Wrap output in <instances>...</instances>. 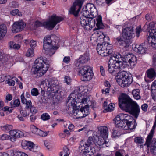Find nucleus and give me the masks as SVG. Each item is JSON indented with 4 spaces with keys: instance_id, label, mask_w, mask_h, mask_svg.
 Wrapping results in <instances>:
<instances>
[{
    "instance_id": "34",
    "label": "nucleus",
    "mask_w": 156,
    "mask_h": 156,
    "mask_svg": "<svg viewBox=\"0 0 156 156\" xmlns=\"http://www.w3.org/2000/svg\"><path fill=\"white\" fill-rule=\"evenodd\" d=\"M132 94L135 99L138 100L140 98V90L139 89H135L133 90L132 91Z\"/></svg>"
},
{
    "instance_id": "14",
    "label": "nucleus",
    "mask_w": 156,
    "mask_h": 156,
    "mask_svg": "<svg viewBox=\"0 0 156 156\" xmlns=\"http://www.w3.org/2000/svg\"><path fill=\"white\" fill-rule=\"evenodd\" d=\"M85 108L81 107L80 109L75 110L74 111L73 114L76 116L77 118H81L84 117L89 113V108L86 107Z\"/></svg>"
},
{
    "instance_id": "9",
    "label": "nucleus",
    "mask_w": 156,
    "mask_h": 156,
    "mask_svg": "<svg viewBox=\"0 0 156 156\" xmlns=\"http://www.w3.org/2000/svg\"><path fill=\"white\" fill-rule=\"evenodd\" d=\"M95 20L97 22L96 26L98 28L101 29L104 28V26L102 22V17L101 15H99L96 18L95 20L92 18H89L88 22L87 23L88 25H87L85 27L86 30H91L95 26L96 23Z\"/></svg>"
},
{
    "instance_id": "15",
    "label": "nucleus",
    "mask_w": 156,
    "mask_h": 156,
    "mask_svg": "<svg viewBox=\"0 0 156 156\" xmlns=\"http://www.w3.org/2000/svg\"><path fill=\"white\" fill-rule=\"evenodd\" d=\"M26 26V23L22 21L15 22L12 25V31L13 33L21 31L24 29Z\"/></svg>"
},
{
    "instance_id": "50",
    "label": "nucleus",
    "mask_w": 156,
    "mask_h": 156,
    "mask_svg": "<svg viewBox=\"0 0 156 156\" xmlns=\"http://www.w3.org/2000/svg\"><path fill=\"white\" fill-rule=\"evenodd\" d=\"M37 130V132L36 134V135L43 137L47 135V133H45L43 131L41 130L40 129H38Z\"/></svg>"
},
{
    "instance_id": "10",
    "label": "nucleus",
    "mask_w": 156,
    "mask_h": 156,
    "mask_svg": "<svg viewBox=\"0 0 156 156\" xmlns=\"http://www.w3.org/2000/svg\"><path fill=\"white\" fill-rule=\"evenodd\" d=\"M85 0H76L70 7L69 11L70 14L75 17L79 16V13Z\"/></svg>"
},
{
    "instance_id": "23",
    "label": "nucleus",
    "mask_w": 156,
    "mask_h": 156,
    "mask_svg": "<svg viewBox=\"0 0 156 156\" xmlns=\"http://www.w3.org/2000/svg\"><path fill=\"white\" fill-rule=\"evenodd\" d=\"M46 68H44L42 70L39 68H37L36 66H34L31 69V73L32 74H37V76L39 77L41 76L46 73L48 69V66Z\"/></svg>"
},
{
    "instance_id": "45",
    "label": "nucleus",
    "mask_w": 156,
    "mask_h": 156,
    "mask_svg": "<svg viewBox=\"0 0 156 156\" xmlns=\"http://www.w3.org/2000/svg\"><path fill=\"white\" fill-rule=\"evenodd\" d=\"M134 142L137 144H141L143 143V139L141 137H136L134 139Z\"/></svg>"
},
{
    "instance_id": "6",
    "label": "nucleus",
    "mask_w": 156,
    "mask_h": 156,
    "mask_svg": "<svg viewBox=\"0 0 156 156\" xmlns=\"http://www.w3.org/2000/svg\"><path fill=\"white\" fill-rule=\"evenodd\" d=\"M117 81L121 87H128L133 81L132 75L129 72H119L117 75Z\"/></svg>"
},
{
    "instance_id": "41",
    "label": "nucleus",
    "mask_w": 156,
    "mask_h": 156,
    "mask_svg": "<svg viewBox=\"0 0 156 156\" xmlns=\"http://www.w3.org/2000/svg\"><path fill=\"white\" fill-rule=\"evenodd\" d=\"M156 127V116L155 117V122L152 128L149 133L147 137H153L154 134V130Z\"/></svg>"
},
{
    "instance_id": "11",
    "label": "nucleus",
    "mask_w": 156,
    "mask_h": 156,
    "mask_svg": "<svg viewBox=\"0 0 156 156\" xmlns=\"http://www.w3.org/2000/svg\"><path fill=\"white\" fill-rule=\"evenodd\" d=\"M153 137H147L145 144L147 145V148L152 154L156 153V139Z\"/></svg>"
},
{
    "instance_id": "56",
    "label": "nucleus",
    "mask_w": 156,
    "mask_h": 156,
    "mask_svg": "<svg viewBox=\"0 0 156 156\" xmlns=\"http://www.w3.org/2000/svg\"><path fill=\"white\" fill-rule=\"evenodd\" d=\"M30 47L32 48H34L36 46V41L33 40H31L30 42Z\"/></svg>"
},
{
    "instance_id": "33",
    "label": "nucleus",
    "mask_w": 156,
    "mask_h": 156,
    "mask_svg": "<svg viewBox=\"0 0 156 156\" xmlns=\"http://www.w3.org/2000/svg\"><path fill=\"white\" fill-rule=\"evenodd\" d=\"M1 130L5 133H10L12 129V126L11 125L6 124L1 127Z\"/></svg>"
},
{
    "instance_id": "31",
    "label": "nucleus",
    "mask_w": 156,
    "mask_h": 156,
    "mask_svg": "<svg viewBox=\"0 0 156 156\" xmlns=\"http://www.w3.org/2000/svg\"><path fill=\"white\" fill-rule=\"evenodd\" d=\"M89 17L82 16L80 18V23L82 26L86 30L85 27L88 25Z\"/></svg>"
},
{
    "instance_id": "7",
    "label": "nucleus",
    "mask_w": 156,
    "mask_h": 156,
    "mask_svg": "<svg viewBox=\"0 0 156 156\" xmlns=\"http://www.w3.org/2000/svg\"><path fill=\"white\" fill-rule=\"evenodd\" d=\"M112 45L104 42L101 44L98 43L97 45V50L98 54L102 56H107L111 55L113 52Z\"/></svg>"
},
{
    "instance_id": "36",
    "label": "nucleus",
    "mask_w": 156,
    "mask_h": 156,
    "mask_svg": "<svg viewBox=\"0 0 156 156\" xmlns=\"http://www.w3.org/2000/svg\"><path fill=\"white\" fill-rule=\"evenodd\" d=\"M129 61L127 62V64H128L129 66L130 65L131 66H133L136 64V62L137 61V59L136 57L134 55L132 56L131 58L128 60Z\"/></svg>"
},
{
    "instance_id": "21",
    "label": "nucleus",
    "mask_w": 156,
    "mask_h": 156,
    "mask_svg": "<svg viewBox=\"0 0 156 156\" xmlns=\"http://www.w3.org/2000/svg\"><path fill=\"white\" fill-rule=\"evenodd\" d=\"M115 54H119L120 55L121 58L122 59V61H121V62L122 63V66L123 68L127 67L128 66H129L128 64H127V62L129 61L128 60H129V59H130L134 55L132 54H130L129 53H126L125 52L123 53V57H122L121 55L119 53Z\"/></svg>"
},
{
    "instance_id": "26",
    "label": "nucleus",
    "mask_w": 156,
    "mask_h": 156,
    "mask_svg": "<svg viewBox=\"0 0 156 156\" xmlns=\"http://www.w3.org/2000/svg\"><path fill=\"white\" fill-rule=\"evenodd\" d=\"M100 135L102 138H106L108 136V128L106 126L100 127L99 129Z\"/></svg>"
},
{
    "instance_id": "47",
    "label": "nucleus",
    "mask_w": 156,
    "mask_h": 156,
    "mask_svg": "<svg viewBox=\"0 0 156 156\" xmlns=\"http://www.w3.org/2000/svg\"><path fill=\"white\" fill-rule=\"evenodd\" d=\"M12 156H28L26 153L21 152H15L13 153Z\"/></svg>"
},
{
    "instance_id": "20",
    "label": "nucleus",
    "mask_w": 156,
    "mask_h": 156,
    "mask_svg": "<svg viewBox=\"0 0 156 156\" xmlns=\"http://www.w3.org/2000/svg\"><path fill=\"white\" fill-rule=\"evenodd\" d=\"M46 60H45L44 58L40 57L37 58L36 59L34 62V66H36L37 68H39L40 69L42 70L44 68H46L48 66V68L49 67V64H46V67H44V64H46Z\"/></svg>"
},
{
    "instance_id": "59",
    "label": "nucleus",
    "mask_w": 156,
    "mask_h": 156,
    "mask_svg": "<svg viewBox=\"0 0 156 156\" xmlns=\"http://www.w3.org/2000/svg\"><path fill=\"white\" fill-rule=\"evenodd\" d=\"M64 81L68 85L70 84L71 82L70 78L69 76H66L65 77Z\"/></svg>"
},
{
    "instance_id": "61",
    "label": "nucleus",
    "mask_w": 156,
    "mask_h": 156,
    "mask_svg": "<svg viewBox=\"0 0 156 156\" xmlns=\"http://www.w3.org/2000/svg\"><path fill=\"white\" fill-rule=\"evenodd\" d=\"M152 66L154 67L156 66V54L153 56Z\"/></svg>"
},
{
    "instance_id": "37",
    "label": "nucleus",
    "mask_w": 156,
    "mask_h": 156,
    "mask_svg": "<svg viewBox=\"0 0 156 156\" xmlns=\"http://www.w3.org/2000/svg\"><path fill=\"white\" fill-rule=\"evenodd\" d=\"M81 102L83 104H86L87 105L83 106H82L81 107L83 108H85L86 107L89 108V106L90 104V103H91V101L90 100V99L89 98H82V101Z\"/></svg>"
},
{
    "instance_id": "5",
    "label": "nucleus",
    "mask_w": 156,
    "mask_h": 156,
    "mask_svg": "<svg viewBox=\"0 0 156 156\" xmlns=\"http://www.w3.org/2000/svg\"><path fill=\"white\" fill-rule=\"evenodd\" d=\"M63 20L64 18L62 17L57 16L56 15H52L48 21L41 23L38 21H36L33 26V28L36 29L38 27H44L48 29L51 30L57 23Z\"/></svg>"
},
{
    "instance_id": "57",
    "label": "nucleus",
    "mask_w": 156,
    "mask_h": 156,
    "mask_svg": "<svg viewBox=\"0 0 156 156\" xmlns=\"http://www.w3.org/2000/svg\"><path fill=\"white\" fill-rule=\"evenodd\" d=\"M9 76H7L4 75H2L0 76V82H2L4 81L5 80L7 79V77H9Z\"/></svg>"
},
{
    "instance_id": "29",
    "label": "nucleus",
    "mask_w": 156,
    "mask_h": 156,
    "mask_svg": "<svg viewBox=\"0 0 156 156\" xmlns=\"http://www.w3.org/2000/svg\"><path fill=\"white\" fill-rule=\"evenodd\" d=\"M87 7L90 15L94 16L95 13L97 12V10L94 4L90 3H88L87 4Z\"/></svg>"
},
{
    "instance_id": "22",
    "label": "nucleus",
    "mask_w": 156,
    "mask_h": 156,
    "mask_svg": "<svg viewBox=\"0 0 156 156\" xmlns=\"http://www.w3.org/2000/svg\"><path fill=\"white\" fill-rule=\"evenodd\" d=\"M58 86V84H56L55 81H49L46 79L41 82L40 87L42 88H54Z\"/></svg>"
},
{
    "instance_id": "58",
    "label": "nucleus",
    "mask_w": 156,
    "mask_h": 156,
    "mask_svg": "<svg viewBox=\"0 0 156 156\" xmlns=\"http://www.w3.org/2000/svg\"><path fill=\"white\" fill-rule=\"evenodd\" d=\"M107 110H106V112H111L114 109V108L112 103L109 104Z\"/></svg>"
},
{
    "instance_id": "18",
    "label": "nucleus",
    "mask_w": 156,
    "mask_h": 156,
    "mask_svg": "<svg viewBox=\"0 0 156 156\" xmlns=\"http://www.w3.org/2000/svg\"><path fill=\"white\" fill-rule=\"evenodd\" d=\"M133 28L132 27H126L123 30L122 34L123 39H128L130 40L132 38L133 34Z\"/></svg>"
},
{
    "instance_id": "44",
    "label": "nucleus",
    "mask_w": 156,
    "mask_h": 156,
    "mask_svg": "<svg viewBox=\"0 0 156 156\" xmlns=\"http://www.w3.org/2000/svg\"><path fill=\"white\" fill-rule=\"evenodd\" d=\"M10 13L13 16H15L17 15L19 16H21L22 15L21 13L19 12V10L17 9L12 10V11L10 12Z\"/></svg>"
},
{
    "instance_id": "49",
    "label": "nucleus",
    "mask_w": 156,
    "mask_h": 156,
    "mask_svg": "<svg viewBox=\"0 0 156 156\" xmlns=\"http://www.w3.org/2000/svg\"><path fill=\"white\" fill-rule=\"evenodd\" d=\"M10 139V136L7 134H4L1 135L0 137V139L2 140H5Z\"/></svg>"
},
{
    "instance_id": "51",
    "label": "nucleus",
    "mask_w": 156,
    "mask_h": 156,
    "mask_svg": "<svg viewBox=\"0 0 156 156\" xmlns=\"http://www.w3.org/2000/svg\"><path fill=\"white\" fill-rule=\"evenodd\" d=\"M31 94L33 96H36L39 94V93L37 88H32L31 90Z\"/></svg>"
},
{
    "instance_id": "30",
    "label": "nucleus",
    "mask_w": 156,
    "mask_h": 156,
    "mask_svg": "<svg viewBox=\"0 0 156 156\" xmlns=\"http://www.w3.org/2000/svg\"><path fill=\"white\" fill-rule=\"evenodd\" d=\"M147 76L150 79L154 78L156 75V73L153 68H150L147 71Z\"/></svg>"
},
{
    "instance_id": "54",
    "label": "nucleus",
    "mask_w": 156,
    "mask_h": 156,
    "mask_svg": "<svg viewBox=\"0 0 156 156\" xmlns=\"http://www.w3.org/2000/svg\"><path fill=\"white\" fill-rule=\"evenodd\" d=\"M20 113L24 117H26L29 115V114L27 113L26 109L21 110Z\"/></svg>"
},
{
    "instance_id": "63",
    "label": "nucleus",
    "mask_w": 156,
    "mask_h": 156,
    "mask_svg": "<svg viewBox=\"0 0 156 156\" xmlns=\"http://www.w3.org/2000/svg\"><path fill=\"white\" fill-rule=\"evenodd\" d=\"M21 99L22 103L23 104H25V103L27 101V100L25 98L24 94H22L21 95Z\"/></svg>"
},
{
    "instance_id": "12",
    "label": "nucleus",
    "mask_w": 156,
    "mask_h": 156,
    "mask_svg": "<svg viewBox=\"0 0 156 156\" xmlns=\"http://www.w3.org/2000/svg\"><path fill=\"white\" fill-rule=\"evenodd\" d=\"M60 38L55 35H51L45 37L43 39V43L51 44L52 45L59 46L58 44Z\"/></svg>"
},
{
    "instance_id": "13",
    "label": "nucleus",
    "mask_w": 156,
    "mask_h": 156,
    "mask_svg": "<svg viewBox=\"0 0 156 156\" xmlns=\"http://www.w3.org/2000/svg\"><path fill=\"white\" fill-rule=\"evenodd\" d=\"M59 47V46L52 45L51 44L43 43V49L44 51V53L50 56L55 53V50L58 49Z\"/></svg>"
},
{
    "instance_id": "8",
    "label": "nucleus",
    "mask_w": 156,
    "mask_h": 156,
    "mask_svg": "<svg viewBox=\"0 0 156 156\" xmlns=\"http://www.w3.org/2000/svg\"><path fill=\"white\" fill-rule=\"evenodd\" d=\"M77 69H78L79 75L83 76L84 81H88L92 78L94 74L92 69L89 66H85Z\"/></svg>"
},
{
    "instance_id": "43",
    "label": "nucleus",
    "mask_w": 156,
    "mask_h": 156,
    "mask_svg": "<svg viewBox=\"0 0 156 156\" xmlns=\"http://www.w3.org/2000/svg\"><path fill=\"white\" fill-rule=\"evenodd\" d=\"M11 79L7 78V80L6 81V83L9 86H13L15 84V81L14 79H12V77L9 76Z\"/></svg>"
},
{
    "instance_id": "35",
    "label": "nucleus",
    "mask_w": 156,
    "mask_h": 156,
    "mask_svg": "<svg viewBox=\"0 0 156 156\" xmlns=\"http://www.w3.org/2000/svg\"><path fill=\"white\" fill-rule=\"evenodd\" d=\"M41 93L43 94V97L42 98V102L44 103H48L49 99L48 97L49 95H48L46 94V91H45L44 90L41 89Z\"/></svg>"
},
{
    "instance_id": "17",
    "label": "nucleus",
    "mask_w": 156,
    "mask_h": 156,
    "mask_svg": "<svg viewBox=\"0 0 156 156\" xmlns=\"http://www.w3.org/2000/svg\"><path fill=\"white\" fill-rule=\"evenodd\" d=\"M89 60L88 53H86L84 55L81 56L76 63L75 65L76 69L80 68H82V66H82V64L87 63Z\"/></svg>"
},
{
    "instance_id": "2",
    "label": "nucleus",
    "mask_w": 156,
    "mask_h": 156,
    "mask_svg": "<svg viewBox=\"0 0 156 156\" xmlns=\"http://www.w3.org/2000/svg\"><path fill=\"white\" fill-rule=\"evenodd\" d=\"M133 118L131 116L126 114H120L117 115L114 119L113 121L115 122L116 127L119 129H123L125 128L126 126L127 128L133 129L135 128L136 126L133 125L132 121H129L130 119Z\"/></svg>"
},
{
    "instance_id": "28",
    "label": "nucleus",
    "mask_w": 156,
    "mask_h": 156,
    "mask_svg": "<svg viewBox=\"0 0 156 156\" xmlns=\"http://www.w3.org/2000/svg\"><path fill=\"white\" fill-rule=\"evenodd\" d=\"M142 45L143 44H142L138 47L135 46L134 48V50L135 52L140 54L145 53L147 50V48L145 47H144Z\"/></svg>"
},
{
    "instance_id": "52",
    "label": "nucleus",
    "mask_w": 156,
    "mask_h": 156,
    "mask_svg": "<svg viewBox=\"0 0 156 156\" xmlns=\"http://www.w3.org/2000/svg\"><path fill=\"white\" fill-rule=\"evenodd\" d=\"M26 105L25 108L27 109H29L32 106V102L30 100L27 101L25 104Z\"/></svg>"
},
{
    "instance_id": "60",
    "label": "nucleus",
    "mask_w": 156,
    "mask_h": 156,
    "mask_svg": "<svg viewBox=\"0 0 156 156\" xmlns=\"http://www.w3.org/2000/svg\"><path fill=\"white\" fill-rule=\"evenodd\" d=\"M72 100L70 103L71 105L73 107V108L76 107L77 102L76 101V100L73 98H72Z\"/></svg>"
},
{
    "instance_id": "38",
    "label": "nucleus",
    "mask_w": 156,
    "mask_h": 156,
    "mask_svg": "<svg viewBox=\"0 0 156 156\" xmlns=\"http://www.w3.org/2000/svg\"><path fill=\"white\" fill-rule=\"evenodd\" d=\"M69 149L66 147H64L63 151L60 152V156H69Z\"/></svg>"
},
{
    "instance_id": "25",
    "label": "nucleus",
    "mask_w": 156,
    "mask_h": 156,
    "mask_svg": "<svg viewBox=\"0 0 156 156\" xmlns=\"http://www.w3.org/2000/svg\"><path fill=\"white\" fill-rule=\"evenodd\" d=\"M116 39L119 45L124 48L128 47L131 44L130 40L128 39H122L120 37H117Z\"/></svg>"
},
{
    "instance_id": "27",
    "label": "nucleus",
    "mask_w": 156,
    "mask_h": 156,
    "mask_svg": "<svg viewBox=\"0 0 156 156\" xmlns=\"http://www.w3.org/2000/svg\"><path fill=\"white\" fill-rule=\"evenodd\" d=\"M7 32V28L6 26L4 24L0 25V40H2L5 37Z\"/></svg>"
},
{
    "instance_id": "4",
    "label": "nucleus",
    "mask_w": 156,
    "mask_h": 156,
    "mask_svg": "<svg viewBox=\"0 0 156 156\" xmlns=\"http://www.w3.org/2000/svg\"><path fill=\"white\" fill-rule=\"evenodd\" d=\"M121 61H122V59L120 55L119 54H114L113 56L110 57L108 70L110 73L113 75H117L118 71L120 69L123 68Z\"/></svg>"
},
{
    "instance_id": "39",
    "label": "nucleus",
    "mask_w": 156,
    "mask_h": 156,
    "mask_svg": "<svg viewBox=\"0 0 156 156\" xmlns=\"http://www.w3.org/2000/svg\"><path fill=\"white\" fill-rule=\"evenodd\" d=\"M82 12L83 13L82 16L88 17V16L90 15L89 10L88 9L87 7V5L85 7H83V8Z\"/></svg>"
},
{
    "instance_id": "16",
    "label": "nucleus",
    "mask_w": 156,
    "mask_h": 156,
    "mask_svg": "<svg viewBox=\"0 0 156 156\" xmlns=\"http://www.w3.org/2000/svg\"><path fill=\"white\" fill-rule=\"evenodd\" d=\"M21 146L24 149H29L30 151L36 152L37 151V146H35V144L32 142L23 140L21 142Z\"/></svg>"
},
{
    "instance_id": "62",
    "label": "nucleus",
    "mask_w": 156,
    "mask_h": 156,
    "mask_svg": "<svg viewBox=\"0 0 156 156\" xmlns=\"http://www.w3.org/2000/svg\"><path fill=\"white\" fill-rule=\"evenodd\" d=\"M107 102L106 101H105L103 104V107L104 110L103 111L104 112H106V110L108 107Z\"/></svg>"
},
{
    "instance_id": "19",
    "label": "nucleus",
    "mask_w": 156,
    "mask_h": 156,
    "mask_svg": "<svg viewBox=\"0 0 156 156\" xmlns=\"http://www.w3.org/2000/svg\"><path fill=\"white\" fill-rule=\"evenodd\" d=\"M10 140L12 142H15L17 138L22 137L24 136V133L18 130H13L10 131Z\"/></svg>"
},
{
    "instance_id": "3",
    "label": "nucleus",
    "mask_w": 156,
    "mask_h": 156,
    "mask_svg": "<svg viewBox=\"0 0 156 156\" xmlns=\"http://www.w3.org/2000/svg\"><path fill=\"white\" fill-rule=\"evenodd\" d=\"M95 137L91 136L88 138L87 142L82 140L80 143V149L82 152L83 156H91L95 151V149L92 148V146L96 143Z\"/></svg>"
},
{
    "instance_id": "53",
    "label": "nucleus",
    "mask_w": 156,
    "mask_h": 156,
    "mask_svg": "<svg viewBox=\"0 0 156 156\" xmlns=\"http://www.w3.org/2000/svg\"><path fill=\"white\" fill-rule=\"evenodd\" d=\"M12 79H14V81H16V83L19 84V87L20 88H23L22 83L21 82H19L18 79L15 77H12Z\"/></svg>"
},
{
    "instance_id": "42",
    "label": "nucleus",
    "mask_w": 156,
    "mask_h": 156,
    "mask_svg": "<svg viewBox=\"0 0 156 156\" xmlns=\"http://www.w3.org/2000/svg\"><path fill=\"white\" fill-rule=\"evenodd\" d=\"M105 138H102L101 139L100 138H98V140H96L97 143L101 147H103L104 144L105 142V140L104 139Z\"/></svg>"
},
{
    "instance_id": "32",
    "label": "nucleus",
    "mask_w": 156,
    "mask_h": 156,
    "mask_svg": "<svg viewBox=\"0 0 156 156\" xmlns=\"http://www.w3.org/2000/svg\"><path fill=\"white\" fill-rule=\"evenodd\" d=\"M58 88H47L46 91V94L48 95L53 96L55 93H58Z\"/></svg>"
},
{
    "instance_id": "48",
    "label": "nucleus",
    "mask_w": 156,
    "mask_h": 156,
    "mask_svg": "<svg viewBox=\"0 0 156 156\" xmlns=\"http://www.w3.org/2000/svg\"><path fill=\"white\" fill-rule=\"evenodd\" d=\"M152 98L156 101V88H151Z\"/></svg>"
},
{
    "instance_id": "46",
    "label": "nucleus",
    "mask_w": 156,
    "mask_h": 156,
    "mask_svg": "<svg viewBox=\"0 0 156 156\" xmlns=\"http://www.w3.org/2000/svg\"><path fill=\"white\" fill-rule=\"evenodd\" d=\"M34 55V49L33 48L29 49L27 51L26 56L28 57H32Z\"/></svg>"
},
{
    "instance_id": "1",
    "label": "nucleus",
    "mask_w": 156,
    "mask_h": 156,
    "mask_svg": "<svg viewBox=\"0 0 156 156\" xmlns=\"http://www.w3.org/2000/svg\"><path fill=\"white\" fill-rule=\"evenodd\" d=\"M119 105L120 108L137 118L139 114L140 109L138 104L133 101L130 97L125 93H122L119 97Z\"/></svg>"
},
{
    "instance_id": "40",
    "label": "nucleus",
    "mask_w": 156,
    "mask_h": 156,
    "mask_svg": "<svg viewBox=\"0 0 156 156\" xmlns=\"http://www.w3.org/2000/svg\"><path fill=\"white\" fill-rule=\"evenodd\" d=\"M41 119L44 121H47L51 118L49 115L47 113H44L41 116Z\"/></svg>"
},
{
    "instance_id": "64",
    "label": "nucleus",
    "mask_w": 156,
    "mask_h": 156,
    "mask_svg": "<svg viewBox=\"0 0 156 156\" xmlns=\"http://www.w3.org/2000/svg\"><path fill=\"white\" fill-rule=\"evenodd\" d=\"M148 105L147 104H144L141 106V109L144 111L146 112L147 111Z\"/></svg>"
},
{
    "instance_id": "24",
    "label": "nucleus",
    "mask_w": 156,
    "mask_h": 156,
    "mask_svg": "<svg viewBox=\"0 0 156 156\" xmlns=\"http://www.w3.org/2000/svg\"><path fill=\"white\" fill-rule=\"evenodd\" d=\"M154 29H152L151 32L149 31V35L147 38V40L149 44H153L155 45L156 44V34H154Z\"/></svg>"
},
{
    "instance_id": "55",
    "label": "nucleus",
    "mask_w": 156,
    "mask_h": 156,
    "mask_svg": "<svg viewBox=\"0 0 156 156\" xmlns=\"http://www.w3.org/2000/svg\"><path fill=\"white\" fill-rule=\"evenodd\" d=\"M13 103L14 105L16 107L18 106L20 104V101L19 99H16L13 102L11 101V104Z\"/></svg>"
}]
</instances>
